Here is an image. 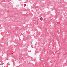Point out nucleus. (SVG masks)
<instances>
[{"label":"nucleus","mask_w":67,"mask_h":67,"mask_svg":"<svg viewBox=\"0 0 67 67\" xmlns=\"http://www.w3.org/2000/svg\"><path fill=\"white\" fill-rule=\"evenodd\" d=\"M42 18L41 17V18L40 19V20H42Z\"/></svg>","instance_id":"3"},{"label":"nucleus","mask_w":67,"mask_h":67,"mask_svg":"<svg viewBox=\"0 0 67 67\" xmlns=\"http://www.w3.org/2000/svg\"><path fill=\"white\" fill-rule=\"evenodd\" d=\"M9 55H10V54H8L7 55V56L8 57V56H9Z\"/></svg>","instance_id":"1"},{"label":"nucleus","mask_w":67,"mask_h":67,"mask_svg":"<svg viewBox=\"0 0 67 67\" xmlns=\"http://www.w3.org/2000/svg\"><path fill=\"white\" fill-rule=\"evenodd\" d=\"M27 62H28V61H27Z\"/></svg>","instance_id":"4"},{"label":"nucleus","mask_w":67,"mask_h":67,"mask_svg":"<svg viewBox=\"0 0 67 67\" xmlns=\"http://www.w3.org/2000/svg\"><path fill=\"white\" fill-rule=\"evenodd\" d=\"M3 64H4V63L1 64H0V65H3Z\"/></svg>","instance_id":"2"}]
</instances>
